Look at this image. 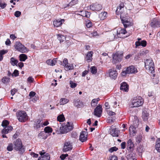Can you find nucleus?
<instances>
[{"mask_svg": "<svg viewBox=\"0 0 160 160\" xmlns=\"http://www.w3.org/2000/svg\"><path fill=\"white\" fill-rule=\"evenodd\" d=\"M83 17H85L86 18H89L90 16V14L88 12H84L82 13V15Z\"/></svg>", "mask_w": 160, "mask_h": 160, "instance_id": "obj_43", "label": "nucleus"}, {"mask_svg": "<svg viewBox=\"0 0 160 160\" xmlns=\"http://www.w3.org/2000/svg\"><path fill=\"white\" fill-rule=\"evenodd\" d=\"M102 112V106L101 105H99L94 110V115L98 117H100L101 116Z\"/></svg>", "mask_w": 160, "mask_h": 160, "instance_id": "obj_12", "label": "nucleus"}, {"mask_svg": "<svg viewBox=\"0 0 160 160\" xmlns=\"http://www.w3.org/2000/svg\"><path fill=\"white\" fill-rule=\"evenodd\" d=\"M70 84L71 87L73 88H75L77 86V84L72 81H70Z\"/></svg>", "mask_w": 160, "mask_h": 160, "instance_id": "obj_51", "label": "nucleus"}, {"mask_svg": "<svg viewBox=\"0 0 160 160\" xmlns=\"http://www.w3.org/2000/svg\"><path fill=\"white\" fill-rule=\"evenodd\" d=\"M128 16H127L123 18V15H122L121 20L125 28H126L132 25V22L130 20H128Z\"/></svg>", "mask_w": 160, "mask_h": 160, "instance_id": "obj_10", "label": "nucleus"}, {"mask_svg": "<svg viewBox=\"0 0 160 160\" xmlns=\"http://www.w3.org/2000/svg\"><path fill=\"white\" fill-rule=\"evenodd\" d=\"M18 119L20 122H24L28 119L27 114L24 111H19L17 113Z\"/></svg>", "mask_w": 160, "mask_h": 160, "instance_id": "obj_6", "label": "nucleus"}, {"mask_svg": "<svg viewBox=\"0 0 160 160\" xmlns=\"http://www.w3.org/2000/svg\"><path fill=\"white\" fill-rule=\"evenodd\" d=\"M129 129L130 134L134 136V134L136 133V129L133 126H130Z\"/></svg>", "mask_w": 160, "mask_h": 160, "instance_id": "obj_30", "label": "nucleus"}, {"mask_svg": "<svg viewBox=\"0 0 160 160\" xmlns=\"http://www.w3.org/2000/svg\"><path fill=\"white\" fill-rule=\"evenodd\" d=\"M150 25L153 28L160 27V22L157 19L154 18L152 20Z\"/></svg>", "mask_w": 160, "mask_h": 160, "instance_id": "obj_14", "label": "nucleus"}, {"mask_svg": "<svg viewBox=\"0 0 160 160\" xmlns=\"http://www.w3.org/2000/svg\"><path fill=\"white\" fill-rule=\"evenodd\" d=\"M4 128L2 131V134H6L10 132L12 129V127L10 126H8L4 127Z\"/></svg>", "mask_w": 160, "mask_h": 160, "instance_id": "obj_21", "label": "nucleus"}, {"mask_svg": "<svg viewBox=\"0 0 160 160\" xmlns=\"http://www.w3.org/2000/svg\"><path fill=\"white\" fill-rule=\"evenodd\" d=\"M146 42L145 41H142L141 42V45L143 47H145L146 45Z\"/></svg>", "mask_w": 160, "mask_h": 160, "instance_id": "obj_59", "label": "nucleus"}, {"mask_svg": "<svg viewBox=\"0 0 160 160\" xmlns=\"http://www.w3.org/2000/svg\"><path fill=\"white\" fill-rule=\"evenodd\" d=\"M20 60L21 61H24L27 58V56L24 54H22L19 56Z\"/></svg>", "mask_w": 160, "mask_h": 160, "instance_id": "obj_33", "label": "nucleus"}, {"mask_svg": "<svg viewBox=\"0 0 160 160\" xmlns=\"http://www.w3.org/2000/svg\"><path fill=\"white\" fill-rule=\"evenodd\" d=\"M73 125L72 122H67L59 128L60 134L66 133L72 130Z\"/></svg>", "mask_w": 160, "mask_h": 160, "instance_id": "obj_1", "label": "nucleus"}, {"mask_svg": "<svg viewBox=\"0 0 160 160\" xmlns=\"http://www.w3.org/2000/svg\"><path fill=\"white\" fill-rule=\"evenodd\" d=\"M148 50L143 49L142 50H141L140 52V55H141V56H144L148 53Z\"/></svg>", "mask_w": 160, "mask_h": 160, "instance_id": "obj_37", "label": "nucleus"}, {"mask_svg": "<svg viewBox=\"0 0 160 160\" xmlns=\"http://www.w3.org/2000/svg\"><path fill=\"white\" fill-rule=\"evenodd\" d=\"M117 33L118 37L120 38H125L128 36L125 35L127 33V32L124 28H118L117 30Z\"/></svg>", "mask_w": 160, "mask_h": 160, "instance_id": "obj_11", "label": "nucleus"}, {"mask_svg": "<svg viewBox=\"0 0 160 160\" xmlns=\"http://www.w3.org/2000/svg\"><path fill=\"white\" fill-rule=\"evenodd\" d=\"M36 93L33 91L31 92L29 94V96L30 97H33L35 95Z\"/></svg>", "mask_w": 160, "mask_h": 160, "instance_id": "obj_62", "label": "nucleus"}, {"mask_svg": "<svg viewBox=\"0 0 160 160\" xmlns=\"http://www.w3.org/2000/svg\"><path fill=\"white\" fill-rule=\"evenodd\" d=\"M68 154H62V155H61L60 156V158H61V159L62 160H64L66 157L68 156Z\"/></svg>", "mask_w": 160, "mask_h": 160, "instance_id": "obj_63", "label": "nucleus"}, {"mask_svg": "<svg viewBox=\"0 0 160 160\" xmlns=\"http://www.w3.org/2000/svg\"><path fill=\"white\" fill-rule=\"evenodd\" d=\"M64 19H59L55 20L53 22V25L54 26L58 27L60 26L63 22H64Z\"/></svg>", "mask_w": 160, "mask_h": 160, "instance_id": "obj_22", "label": "nucleus"}, {"mask_svg": "<svg viewBox=\"0 0 160 160\" xmlns=\"http://www.w3.org/2000/svg\"><path fill=\"white\" fill-rule=\"evenodd\" d=\"M56 62V61L54 59V60H53L52 59H49L46 61V63L48 65L53 66L54 65Z\"/></svg>", "mask_w": 160, "mask_h": 160, "instance_id": "obj_28", "label": "nucleus"}, {"mask_svg": "<svg viewBox=\"0 0 160 160\" xmlns=\"http://www.w3.org/2000/svg\"><path fill=\"white\" fill-rule=\"evenodd\" d=\"M128 73L132 74L138 72L137 69L133 66H131L127 68Z\"/></svg>", "mask_w": 160, "mask_h": 160, "instance_id": "obj_15", "label": "nucleus"}, {"mask_svg": "<svg viewBox=\"0 0 160 160\" xmlns=\"http://www.w3.org/2000/svg\"><path fill=\"white\" fill-rule=\"evenodd\" d=\"M72 148V143L69 141L66 142L63 149L64 152H66L71 150Z\"/></svg>", "mask_w": 160, "mask_h": 160, "instance_id": "obj_13", "label": "nucleus"}, {"mask_svg": "<svg viewBox=\"0 0 160 160\" xmlns=\"http://www.w3.org/2000/svg\"><path fill=\"white\" fill-rule=\"evenodd\" d=\"M39 153L41 156L39 157L38 160H49L50 157L49 156L48 154L42 156L45 154V152H40Z\"/></svg>", "mask_w": 160, "mask_h": 160, "instance_id": "obj_20", "label": "nucleus"}, {"mask_svg": "<svg viewBox=\"0 0 160 160\" xmlns=\"http://www.w3.org/2000/svg\"><path fill=\"white\" fill-rule=\"evenodd\" d=\"M7 4L5 2H0V7L2 9L4 8L6 6Z\"/></svg>", "mask_w": 160, "mask_h": 160, "instance_id": "obj_52", "label": "nucleus"}, {"mask_svg": "<svg viewBox=\"0 0 160 160\" xmlns=\"http://www.w3.org/2000/svg\"><path fill=\"white\" fill-rule=\"evenodd\" d=\"M123 57V53L117 52L113 55L112 57V62L116 64L121 62Z\"/></svg>", "mask_w": 160, "mask_h": 160, "instance_id": "obj_7", "label": "nucleus"}, {"mask_svg": "<svg viewBox=\"0 0 160 160\" xmlns=\"http://www.w3.org/2000/svg\"><path fill=\"white\" fill-rule=\"evenodd\" d=\"M121 146L122 149H124L126 147V143L123 142L121 143Z\"/></svg>", "mask_w": 160, "mask_h": 160, "instance_id": "obj_64", "label": "nucleus"}, {"mask_svg": "<svg viewBox=\"0 0 160 160\" xmlns=\"http://www.w3.org/2000/svg\"><path fill=\"white\" fill-rule=\"evenodd\" d=\"M90 8L92 10L99 11L102 9V6L100 5L94 4L90 6Z\"/></svg>", "mask_w": 160, "mask_h": 160, "instance_id": "obj_19", "label": "nucleus"}, {"mask_svg": "<svg viewBox=\"0 0 160 160\" xmlns=\"http://www.w3.org/2000/svg\"><path fill=\"white\" fill-rule=\"evenodd\" d=\"M17 92V90L16 89H13L11 91V94L12 96L15 94V93Z\"/></svg>", "mask_w": 160, "mask_h": 160, "instance_id": "obj_60", "label": "nucleus"}, {"mask_svg": "<svg viewBox=\"0 0 160 160\" xmlns=\"http://www.w3.org/2000/svg\"><path fill=\"white\" fill-rule=\"evenodd\" d=\"M141 55H140V53H138L136 55L135 57L134 58V60H137L139 58L141 57Z\"/></svg>", "mask_w": 160, "mask_h": 160, "instance_id": "obj_58", "label": "nucleus"}, {"mask_svg": "<svg viewBox=\"0 0 160 160\" xmlns=\"http://www.w3.org/2000/svg\"><path fill=\"white\" fill-rule=\"evenodd\" d=\"M58 39L60 41V43L63 42L66 39L65 37L63 35L58 34Z\"/></svg>", "mask_w": 160, "mask_h": 160, "instance_id": "obj_35", "label": "nucleus"}, {"mask_svg": "<svg viewBox=\"0 0 160 160\" xmlns=\"http://www.w3.org/2000/svg\"><path fill=\"white\" fill-rule=\"evenodd\" d=\"M109 76L112 78L115 79L117 77L118 73L116 70L111 69L109 71Z\"/></svg>", "mask_w": 160, "mask_h": 160, "instance_id": "obj_16", "label": "nucleus"}, {"mask_svg": "<svg viewBox=\"0 0 160 160\" xmlns=\"http://www.w3.org/2000/svg\"><path fill=\"white\" fill-rule=\"evenodd\" d=\"M82 104L81 102L79 100H77L74 102V105L78 108Z\"/></svg>", "mask_w": 160, "mask_h": 160, "instance_id": "obj_40", "label": "nucleus"}, {"mask_svg": "<svg viewBox=\"0 0 160 160\" xmlns=\"http://www.w3.org/2000/svg\"><path fill=\"white\" fill-rule=\"evenodd\" d=\"M144 100L141 97H138L134 98L132 101L131 107H138L143 104Z\"/></svg>", "mask_w": 160, "mask_h": 160, "instance_id": "obj_3", "label": "nucleus"}, {"mask_svg": "<svg viewBox=\"0 0 160 160\" xmlns=\"http://www.w3.org/2000/svg\"><path fill=\"white\" fill-rule=\"evenodd\" d=\"M18 71L17 70H15L13 72L12 74V77L14 76L15 77H17L18 75Z\"/></svg>", "mask_w": 160, "mask_h": 160, "instance_id": "obj_50", "label": "nucleus"}, {"mask_svg": "<svg viewBox=\"0 0 160 160\" xmlns=\"http://www.w3.org/2000/svg\"><path fill=\"white\" fill-rule=\"evenodd\" d=\"M13 148L17 151H19L20 153H22L24 151V149L22 145V143L21 141L17 139L13 142Z\"/></svg>", "mask_w": 160, "mask_h": 160, "instance_id": "obj_4", "label": "nucleus"}, {"mask_svg": "<svg viewBox=\"0 0 160 160\" xmlns=\"http://www.w3.org/2000/svg\"><path fill=\"white\" fill-rule=\"evenodd\" d=\"M120 89L123 91L128 92L129 90L128 85L126 82H123L121 84Z\"/></svg>", "mask_w": 160, "mask_h": 160, "instance_id": "obj_18", "label": "nucleus"}, {"mask_svg": "<svg viewBox=\"0 0 160 160\" xmlns=\"http://www.w3.org/2000/svg\"><path fill=\"white\" fill-rule=\"evenodd\" d=\"M105 106L106 109H110L111 110L115 111L116 109L118 108L119 105H117V102H115L113 103H110L109 104L108 102H106Z\"/></svg>", "mask_w": 160, "mask_h": 160, "instance_id": "obj_9", "label": "nucleus"}, {"mask_svg": "<svg viewBox=\"0 0 160 160\" xmlns=\"http://www.w3.org/2000/svg\"><path fill=\"white\" fill-rule=\"evenodd\" d=\"M58 121L60 122H63L65 120L64 116L63 114H61L57 117Z\"/></svg>", "mask_w": 160, "mask_h": 160, "instance_id": "obj_36", "label": "nucleus"}, {"mask_svg": "<svg viewBox=\"0 0 160 160\" xmlns=\"http://www.w3.org/2000/svg\"><path fill=\"white\" fill-rule=\"evenodd\" d=\"M27 81L30 83L34 81V78L31 77H29L28 78Z\"/></svg>", "mask_w": 160, "mask_h": 160, "instance_id": "obj_56", "label": "nucleus"}, {"mask_svg": "<svg viewBox=\"0 0 160 160\" xmlns=\"http://www.w3.org/2000/svg\"><path fill=\"white\" fill-rule=\"evenodd\" d=\"M13 145L12 143H9L7 147V149L8 151H12L13 149Z\"/></svg>", "mask_w": 160, "mask_h": 160, "instance_id": "obj_47", "label": "nucleus"}, {"mask_svg": "<svg viewBox=\"0 0 160 160\" xmlns=\"http://www.w3.org/2000/svg\"><path fill=\"white\" fill-rule=\"evenodd\" d=\"M44 130L46 133L52 132V128L49 127H46L44 129Z\"/></svg>", "mask_w": 160, "mask_h": 160, "instance_id": "obj_42", "label": "nucleus"}, {"mask_svg": "<svg viewBox=\"0 0 160 160\" xmlns=\"http://www.w3.org/2000/svg\"><path fill=\"white\" fill-rule=\"evenodd\" d=\"M69 100L65 98H62L60 101V105H64L68 102Z\"/></svg>", "mask_w": 160, "mask_h": 160, "instance_id": "obj_32", "label": "nucleus"}, {"mask_svg": "<svg viewBox=\"0 0 160 160\" xmlns=\"http://www.w3.org/2000/svg\"><path fill=\"white\" fill-rule=\"evenodd\" d=\"M9 79L8 78L5 77L2 79V82L4 83H6L9 81Z\"/></svg>", "mask_w": 160, "mask_h": 160, "instance_id": "obj_53", "label": "nucleus"}, {"mask_svg": "<svg viewBox=\"0 0 160 160\" xmlns=\"http://www.w3.org/2000/svg\"><path fill=\"white\" fill-rule=\"evenodd\" d=\"M142 140V136L139 135L137 136L136 138V142L138 143H139Z\"/></svg>", "mask_w": 160, "mask_h": 160, "instance_id": "obj_44", "label": "nucleus"}, {"mask_svg": "<svg viewBox=\"0 0 160 160\" xmlns=\"http://www.w3.org/2000/svg\"><path fill=\"white\" fill-rule=\"evenodd\" d=\"M127 148L129 149L132 148L134 147V144L131 139H129L127 142Z\"/></svg>", "mask_w": 160, "mask_h": 160, "instance_id": "obj_24", "label": "nucleus"}, {"mask_svg": "<svg viewBox=\"0 0 160 160\" xmlns=\"http://www.w3.org/2000/svg\"><path fill=\"white\" fill-rule=\"evenodd\" d=\"M117 157L115 155L112 156L110 157L108 160H117Z\"/></svg>", "mask_w": 160, "mask_h": 160, "instance_id": "obj_54", "label": "nucleus"}, {"mask_svg": "<svg viewBox=\"0 0 160 160\" xmlns=\"http://www.w3.org/2000/svg\"><path fill=\"white\" fill-rule=\"evenodd\" d=\"M14 47L17 50L21 52H25L28 51L27 48L19 42H16Z\"/></svg>", "mask_w": 160, "mask_h": 160, "instance_id": "obj_8", "label": "nucleus"}, {"mask_svg": "<svg viewBox=\"0 0 160 160\" xmlns=\"http://www.w3.org/2000/svg\"><path fill=\"white\" fill-rule=\"evenodd\" d=\"M7 50H2L0 51V61L3 59L2 55L7 53Z\"/></svg>", "mask_w": 160, "mask_h": 160, "instance_id": "obj_39", "label": "nucleus"}, {"mask_svg": "<svg viewBox=\"0 0 160 160\" xmlns=\"http://www.w3.org/2000/svg\"><path fill=\"white\" fill-rule=\"evenodd\" d=\"M156 149L159 152H160V138H158L156 142L155 145Z\"/></svg>", "mask_w": 160, "mask_h": 160, "instance_id": "obj_29", "label": "nucleus"}, {"mask_svg": "<svg viewBox=\"0 0 160 160\" xmlns=\"http://www.w3.org/2000/svg\"><path fill=\"white\" fill-rule=\"evenodd\" d=\"M118 150V148L116 147H112L109 149L108 151L109 152L112 153L114 151H116Z\"/></svg>", "mask_w": 160, "mask_h": 160, "instance_id": "obj_46", "label": "nucleus"}, {"mask_svg": "<svg viewBox=\"0 0 160 160\" xmlns=\"http://www.w3.org/2000/svg\"><path fill=\"white\" fill-rule=\"evenodd\" d=\"M9 124L7 120L3 121L2 124V125L3 127H7L8 125Z\"/></svg>", "mask_w": 160, "mask_h": 160, "instance_id": "obj_49", "label": "nucleus"}, {"mask_svg": "<svg viewBox=\"0 0 160 160\" xmlns=\"http://www.w3.org/2000/svg\"><path fill=\"white\" fill-rule=\"evenodd\" d=\"M18 62V60L14 58H10V63L13 66L15 65L17 66Z\"/></svg>", "mask_w": 160, "mask_h": 160, "instance_id": "obj_25", "label": "nucleus"}, {"mask_svg": "<svg viewBox=\"0 0 160 160\" xmlns=\"http://www.w3.org/2000/svg\"><path fill=\"white\" fill-rule=\"evenodd\" d=\"M149 113L147 110L144 109L142 113V118L144 121H147L148 119Z\"/></svg>", "mask_w": 160, "mask_h": 160, "instance_id": "obj_23", "label": "nucleus"}, {"mask_svg": "<svg viewBox=\"0 0 160 160\" xmlns=\"http://www.w3.org/2000/svg\"><path fill=\"white\" fill-rule=\"evenodd\" d=\"M118 130L116 128L112 129L111 132V134L113 137L118 136Z\"/></svg>", "mask_w": 160, "mask_h": 160, "instance_id": "obj_26", "label": "nucleus"}, {"mask_svg": "<svg viewBox=\"0 0 160 160\" xmlns=\"http://www.w3.org/2000/svg\"><path fill=\"white\" fill-rule=\"evenodd\" d=\"M99 98L94 99L92 101L91 106L92 107H95L98 104V101L99 100Z\"/></svg>", "mask_w": 160, "mask_h": 160, "instance_id": "obj_34", "label": "nucleus"}, {"mask_svg": "<svg viewBox=\"0 0 160 160\" xmlns=\"http://www.w3.org/2000/svg\"><path fill=\"white\" fill-rule=\"evenodd\" d=\"M127 158L128 160H134L137 159L135 156L133 155V154L131 153L128 155L127 156Z\"/></svg>", "mask_w": 160, "mask_h": 160, "instance_id": "obj_31", "label": "nucleus"}, {"mask_svg": "<svg viewBox=\"0 0 160 160\" xmlns=\"http://www.w3.org/2000/svg\"><path fill=\"white\" fill-rule=\"evenodd\" d=\"M68 60L66 58H64L63 61V63L61 64V65H62L64 67H65L68 64Z\"/></svg>", "mask_w": 160, "mask_h": 160, "instance_id": "obj_48", "label": "nucleus"}, {"mask_svg": "<svg viewBox=\"0 0 160 160\" xmlns=\"http://www.w3.org/2000/svg\"><path fill=\"white\" fill-rule=\"evenodd\" d=\"M107 14V13L106 12H102L99 15V17L101 19L103 20L105 18V17H106Z\"/></svg>", "mask_w": 160, "mask_h": 160, "instance_id": "obj_38", "label": "nucleus"}, {"mask_svg": "<svg viewBox=\"0 0 160 160\" xmlns=\"http://www.w3.org/2000/svg\"><path fill=\"white\" fill-rule=\"evenodd\" d=\"M127 11L126 9L124 8L123 4H120L119 6L117 7L116 12L117 15L120 14V18L121 19L122 15H123V18L128 16L127 13L126 12Z\"/></svg>", "mask_w": 160, "mask_h": 160, "instance_id": "obj_5", "label": "nucleus"}, {"mask_svg": "<svg viewBox=\"0 0 160 160\" xmlns=\"http://www.w3.org/2000/svg\"><path fill=\"white\" fill-rule=\"evenodd\" d=\"M127 72V69H126V70L123 71L121 73V75L122 76H125L126 74H128Z\"/></svg>", "mask_w": 160, "mask_h": 160, "instance_id": "obj_61", "label": "nucleus"}, {"mask_svg": "<svg viewBox=\"0 0 160 160\" xmlns=\"http://www.w3.org/2000/svg\"><path fill=\"white\" fill-rule=\"evenodd\" d=\"M66 69L67 70H70L72 69L73 68V66L72 65H71L70 64L68 63L65 67Z\"/></svg>", "mask_w": 160, "mask_h": 160, "instance_id": "obj_45", "label": "nucleus"}, {"mask_svg": "<svg viewBox=\"0 0 160 160\" xmlns=\"http://www.w3.org/2000/svg\"><path fill=\"white\" fill-rule=\"evenodd\" d=\"M87 132H82L80 133L79 137L80 140L83 142L86 141L87 139Z\"/></svg>", "mask_w": 160, "mask_h": 160, "instance_id": "obj_17", "label": "nucleus"}, {"mask_svg": "<svg viewBox=\"0 0 160 160\" xmlns=\"http://www.w3.org/2000/svg\"><path fill=\"white\" fill-rule=\"evenodd\" d=\"M145 66L149 72L153 73L154 72V65L151 59L146 60L145 62Z\"/></svg>", "mask_w": 160, "mask_h": 160, "instance_id": "obj_2", "label": "nucleus"}, {"mask_svg": "<svg viewBox=\"0 0 160 160\" xmlns=\"http://www.w3.org/2000/svg\"><path fill=\"white\" fill-rule=\"evenodd\" d=\"M92 54L93 52H88L87 53L86 57V59L88 62H89L91 61Z\"/></svg>", "mask_w": 160, "mask_h": 160, "instance_id": "obj_27", "label": "nucleus"}, {"mask_svg": "<svg viewBox=\"0 0 160 160\" xmlns=\"http://www.w3.org/2000/svg\"><path fill=\"white\" fill-rule=\"evenodd\" d=\"M90 70L91 73L93 74H95L97 72L96 68L94 66L90 68Z\"/></svg>", "mask_w": 160, "mask_h": 160, "instance_id": "obj_41", "label": "nucleus"}, {"mask_svg": "<svg viewBox=\"0 0 160 160\" xmlns=\"http://www.w3.org/2000/svg\"><path fill=\"white\" fill-rule=\"evenodd\" d=\"M21 12L19 11H16L14 13L15 16L17 17H18L20 16Z\"/></svg>", "mask_w": 160, "mask_h": 160, "instance_id": "obj_55", "label": "nucleus"}, {"mask_svg": "<svg viewBox=\"0 0 160 160\" xmlns=\"http://www.w3.org/2000/svg\"><path fill=\"white\" fill-rule=\"evenodd\" d=\"M107 112L108 115L110 116H113L115 115V113L114 112H112L110 110H107Z\"/></svg>", "mask_w": 160, "mask_h": 160, "instance_id": "obj_57", "label": "nucleus"}]
</instances>
